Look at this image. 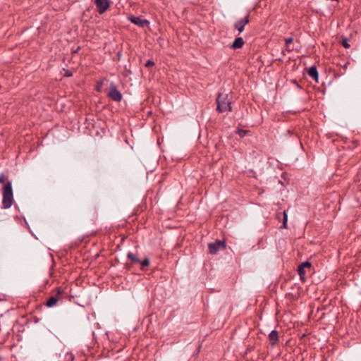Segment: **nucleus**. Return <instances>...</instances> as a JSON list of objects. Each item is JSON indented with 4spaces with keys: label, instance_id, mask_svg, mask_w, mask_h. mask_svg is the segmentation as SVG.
<instances>
[{
    "label": "nucleus",
    "instance_id": "13",
    "mask_svg": "<svg viewBox=\"0 0 361 361\" xmlns=\"http://www.w3.org/2000/svg\"><path fill=\"white\" fill-rule=\"evenodd\" d=\"M298 273L302 281H305L306 279V271L302 267L298 266Z\"/></svg>",
    "mask_w": 361,
    "mask_h": 361
},
{
    "label": "nucleus",
    "instance_id": "7",
    "mask_svg": "<svg viewBox=\"0 0 361 361\" xmlns=\"http://www.w3.org/2000/svg\"><path fill=\"white\" fill-rule=\"evenodd\" d=\"M128 20L133 24L140 27H145L149 25V20L146 19H142L141 17L130 16H128Z\"/></svg>",
    "mask_w": 361,
    "mask_h": 361
},
{
    "label": "nucleus",
    "instance_id": "32",
    "mask_svg": "<svg viewBox=\"0 0 361 361\" xmlns=\"http://www.w3.org/2000/svg\"><path fill=\"white\" fill-rule=\"evenodd\" d=\"M1 360V357H0V361Z\"/></svg>",
    "mask_w": 361,
    "mask_h": 361
},
{
    "label": "nucleus",
    "instance_id": "24",
    "mask_svg": "<svg viewBox=\"0 0 361 361\" xmlns=\"http://www.w3.org/2000/svg\"><path fill=\"white\" fill-rule=\"evenodd\" d=\"M102 85V82H99V83L97 85V87H96V91H97V92H101Z\"/></svg>",
    "mask_w": 361,
    "mask_h": 361
},
{
    "label": "nucleus",
    "instance_id": "31",
    "mask_svg": "<svg viewBox=\"0 0 361 361\" xmlns=\"http://www.w3.org/2000/svg\"><path fill=\"white\" fill-rule=\"evenodd\" d=\"M287 50H288V51H293V49H287Z\"/></svg>",
    "mask_w": 361,
    "mask_h": 361
},
{
    "label": "nucleus",
    "instance_id": "1",
    "mask_svg": "<svg viewBox=\"0 0 361 361\" xmlns=\"http://www.w3.org/2000/svg\"><path fill=\"white\" fill-rule=\"evenodd\" d=\"M13 202V192L11 181H8L3 188V201L2 207L4 209H8L11 207Z\"/></svg>",
    "mask_w": 361,
    "mask_h": 361
},
{
    "label": "nucleus",
    "instance_id": "28",
    "mask_svg": "<svg viewBox=\"0 0 361 361\" xmlns=\"http://www.w3.org/2000/svg\"><path fill=\"white\" fill-rule=\"evenodd\" d=\"M201 348H202V345H199V346L197 348V353H199V352L200 351Z\"/></svg>",
    "mask_w": 361,
    "mask_h": 361
},
{
    "label": "nucleus",
    "instance_id": "30",
    "mask_svg": "<svg viewBox=\"0 0 361 361\" xmlns=\"http://www.w3.org/2000/svg\"><path fill=\"white\" fill-rule=\"evenodd\" d=\"M118 59H120L121 56V52H118V54H117Z\"/></svg>",
    "mask_w": 361,
    "mask_h": 361
},
{
    "label": "nucleus",
    "instance_id": "25",
    "mask_svg": "<svg viewBox=\"0 0 361 361\" xmlns=\"http://www.w3.org/2000/svg\"><path fill=\"white\" fill-rule=\"evenodd\" d=\"M349 64H350V62H349V61H347V62L344 64V66H343V69L346 70Z\"/></svg>",
    "mask_w": 361,
    "mask_h": 361
},
{
    "label": "nucleus",
    "instance_id": "17",
    "mask_svg": "<svg viewBox=\"0 0 361 361\" xmlns=\"http://www.w3.org/2000/svg\"><path fill=\"white\" fill-rule=\"evenodd\" d=\"M300 266L302 267V268H304V269H306V268L310 269L312 267V264L310 262L306 261V262L300 264Z\"/></svg>",
    "mask_w": 361,
    "mask_h": 361
},
{
    "label": "nucleus",
    "instance_id": "22",
    "mask_svg": "<svg viewBox=\"0 0 361 361\" xmlns=\"http://www.w3.org/2000/svg\"><path fill=\"white\" fill-rule=\"evenodd\" d=\"M5 180H6V176L4 173H1L0 175V183H4L5 182Z\"/></svg>",
    "mask_w": 361,
    "mask_h": 361
},
{
    "label": "nucleus",
    "instance_id": "21",
    "mask_svg": "<svg viewBox=\"0 0 361 361\" xmlns=\"http://www.w3.org/2000/svg\"><path fill=\"white\" fill-rule=\"evenodd\" d=\"M145 67L146 68H150V67H152L154 66V62L152 60H148L146 63H145Z\"/></svg>",
    "mask_w": 361,
    "mask_h": 361
},
{
    "label": "nucleus",
    "instance_id": "10",
    "mask_svg": "<svg viewBox=\"0 0 361 361\" xmlns=\"http://www.w3.org/2000/svg\"><path fill=\"white\" fill-rule=\"evenodd\" d=\"M269 339L270 344L272 346H274L279 341L278 331L272 330L269 335Z\"/></svg>",
    "mask_w": 361,
    "mask_h": 361
},
{
    "label": "nucleus",
    "instance_id": "23",
    "mask_svg": "<svg viewBox=\"0 0 361 361\" xmlns=\"http://www.w3.org/2000/svg\"><path fill=\"white\" fill-rule=\"evenodd\" d=\"M72 75H73V73H72V72L71 71H69V70H66V73H65L64 76H66V77H71Z\"/></svg>",
    "mask_w": 361,
    "mask_h": 361
},
{
    "label": "nucleus",
    "instance_id": "11",
    "mask_svg": "<svg viewBox=\"0 0 361 361\" xmlns=\"http://www.w3.org/2000/svg\"><path fill=\"white\" fill-rule=\"evenodd\" d=\"M245 42L243 39L240 37H236L234 42L230 45V48L233 49H240L244 45Z\"/></svg>",
    "mask_w": 361,
    "mask_h": 361
},
{
    "label": "nucleus",
    "instance_id": "4",
    "mask_svg": "<svg viewBox=\"0 0 361 361\" xmlns=\"http://www.w3.org/2000/svg\"><path fill=\"white\" fill-rule=\"evenodd\" d=\"M107 95L115 102H120L123 98L122 94L118 90L117 87L113 82L109 86Z\"/></svg>",
    "mask_w": 361,
    "mask_h": 361
},
{
    "label": "nucleus",
    "instance_id": "16",
    "mask_svg": "<svg viewBox=\"0 0 361 361\" xmlns=\"http://www.w3.org/2000/svg\"><path fill=\"white\" fill-rule=\"evenodd\" d=\"M341 44L342 46L346 49L349 48L350 47V44L348 43V38L343 37L341 41Z\"/></svg>",
    "mask_w": 361,
    "mask_h": 361
},
{
    "label": "nucleus",
    "instance_id": "29",
    "mask_svg": "<svg viewBox=\"0 0 361 361\" xmlns=\"http://www.w3.org/2000/svg\"><path fill=\"white\" fill-rule=\"evenodd\" d=\"M114 262H115V264H118V263H119V260H118V259H117V258H116V259H114Z\"/></svg>",
    "mask_w": 361,
    "mask_h": 361
},
{
    "label": "nucleus",
    "instance_id": "27",
    "mask_svg": "<svg viewBox=\"0 0 361 361\" xmlns=\"http://www.w3.org/2000/svg\"><path fill=\"white\" fill-rule=\"evenodd\" d=\"M80 49V47H78L75 50L73 51V53H78Z\"/></svg>",
    "mask_w": 361,
    "mask_h": 361
},
{
    "label": "nucleus",
    "instance_id": "14",
    "mask_svg": "<svg viewBox=\"0 0 361 361\" xmlns=\"http://www.w3.org/2000/svg\"><path fill=\"white\" fill-rule=\"evenodd\" d=\"M283 215L282 225L281 226V228H287V221H288V214L286 211H283L281 214Z\"/></svg>",
    "mask_w": 361,
    "mask_h": 361
},
{
    "label": "nucleus",
    "instance_id": "20",
    "mask_svg": "<svg viewBox=\"0 0 361 361\" xmlns=\"http://www.w3.org/2000/svg\"><path fill=\"white\" fill-rule=\"evenodd\" d=\"M133 266V264L131 262L130 263L126 262L124 264V268L126 269V270L127 271H130Z\"/></svg>",
    "mask_w": 361,
    "mask_h": 361
},
{
    "label": "nucleus",
    "instance_id": "9",
    "mask_svg": "<svg viewBox=\"0 0 361 361\" xmlns=\"http://www.w3.org/2000/svg\"><path fill=\"white\" fill-rule=\"evenodd\" d=\"M308 75L311 77L315 82H318L319 73L315 66H312L309 68H305Z\"/></svg>",
    "mask_w": 361,
    "mask_h": 361
},
{
    "label": "nucleus",
    "instance_id": "5",
    "mask_svg": "<svg viewBox=\"0 0 361 361\" xmlns=\"http://www.w3.org/2000/svg\"><path fill=\"white\" fill-rule=\"evenodd\" d=\"M94 2L99 14H103L110 7L109 0H94Z\"/></svg>",
    "mask_w": 361,
    "mask_h": 361
},
{
    "label": "nucleus",
    "instance_id": "12",
    "mask_svg": "<svg viewBox=\"0 0 361 361\" xmlns=\"http://www.w3.org/2000/svg\"><path fill=\"white\" fill-rule=\"evenodd\" d=\"M57 302H58L57 297H54L53 295L47 300L45 305L48 307H52L55 306L57 304Z\"/></svg>",
    "mask_w": 361,
    "mask_h": 361
},
{
    "label": "nucleus",
    "instance_id": "19",
    "mask_svg": "<svg viewBox=\"0 0 361 361\" xmlns=\"http://www.w3.org/2000/svg\"><path fill=\"white\" fill-rule=\"evenodd\" d=\"M293 38L292 37L285 38L286 45L288 47L290 44L293 43Z\"/></svg>",
    "mask_w": 361,
    "mask_h": 361
},
{
    "label": "nucleus",
    "instance_id": "18",
    "mask_svg": "<svg viewBox=\"0 0 361 361\" xmlns=\"http://www.w3.org/2000/svg\"><path fill=\"white\" fill-rule=\"evenodd\" d=\"M247 130L239 129L237 133L240 135V137H243L247 133Z\"/></svg>",
    "mask_w": 361,
    "mask_h": 361
},
{
    "label": "nucleus",
    "instance_id": "6",
    "mask_svg": "<svg viewBox=\"0 0 361 361\" xmlns=\"http://www.w3.org/2000/svg\"><path fill=\"white\" fill-rule=\"evenodd\" d=\"M226 246V243L224 240H216L214 243L209 244V253L216 254L221 248H225Z\"/></svg>",
    "mask_w": 361,
    "mask_h": 361
},
{
    "label": "nucleus",
    "instance_id": "8",
    "mask_svg": "<svg viewBox=\"0 0 361 361\" xmlns=\"http://www.w3.org/2000/svg\"><path fill=\"white\" fill-rule=\"evenodd\" d=\"M250 23V15L247 14L245 18L236 21L234 27L240 33L244 30L245 26Z\"/></svg>",
    "mask_w": 361,
    "mask_h": 361
},
{
    "label": "nucleus",
    "instance_id": "3",
    "mask_svg": "<svg viewBox=\"0 0 361 361\" xmlns=\"http://www.w3.org/2000/svg\"><path fill=\"white\" fill-rule=\"evenodd\" d=\"M127 258L130 260V262L134 264H140L141 270H145L146 267H148L150 264V260L149 257H145L144 259H141L139 258L137 254L132 253L129 252L127 254Z\"/></svg>",
    "mask_w": 361,
    "mask_h": 361
},
{
    "label": "nucleus",
    "instance_id": "26",
    "mask_svg": "<svg viewBox=\"0 0 361 361\" xmlns=\"http://www.w3.org/2000/svg\"><path fill=\"white\" fill-rule=\"evenodd\" d=\"M292 82L294 83V84H296L298 87L302 88L301 86L298 85V83L296 80H293Z\"/></svg>",
    "mask_w": 361,
    "mask_h": 361
},
{
    "label": "nucleus",
    "instance_id": "2",
    "mask_svg": "<svg viewBox=\"0 0 361 361\" xmlns=\"http://www.w3.org/2000/svg\"><path fill=\"white\" fill-rule=\"evenodd\" d=\"M231 103L228 99V94L219 93L216 98V111L220 113L231 111Z\"/></svg>",
    "mask_w": 361,
    "mask_h": 361
},
{
    "label": "nucleus",
    "instance_id": "15",
    "mask_svg": "<svg viewBox=\"0 0 361 361\" xmlns=\"http://www.w3.org/2000/svg\"><path fill=\"white\" fill-rule=\"evenodd\" d=\"M56 293L54 297H57L58 301L60 300V298L62 297V295L65 293L64 289L61 287H58L56 289Z\"/></svg>",
    "mask_w": 361,
    "mask_h": 361
}]
</instances>
